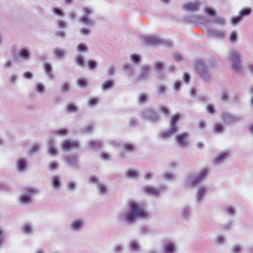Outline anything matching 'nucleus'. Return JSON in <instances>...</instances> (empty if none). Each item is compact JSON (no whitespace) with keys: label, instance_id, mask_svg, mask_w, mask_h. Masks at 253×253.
I'll use <instances>...</instances> for the list:
<instances>
[{"label":"nucleus","instance_id":"1","mask_svg":"<svg viewBox=\"0 0 253 253\" xmlns=\"http://www.w3.org/2000/svg\"><path fill=\"white\" fill-rule=\"evenodd\" d=\"M148 213L141 205L136 202H131L129 205L128 210L120 215L121 218L131 224L137 219L146 217Z\"/></svg>","mask_w":253,"mask_h":253},{"label":"nucleus","instance_id":"2","mask_svg":"<svg viewBox=\"0 0 253 253\" xmlns=\"http://www.w3.org/2000/svg\"><path fill=\"white\" fill-rule=\"evenodd\" d=\"M216 64V61L214 58L206 61L202 59H198L195 63V70L204 81L208 82L211 80V78L208 74L207 70H210L214 68Z\"/></svg>","mask_w":253,"mask_h":253},{"label":"nucleus","instance_id":"3","mask_svg":"<svg viewBox=\"0 0 253 253\" xmlns=\"http://www.w3.org/2000/svg\"><path fill=\"white\" fill-rule=\"evenodd\" d=\"M209 170L208 169H204L197 175L189 174L185 179V183L187 186L192 187L197 183L203 180L207 176Z\"/></svg>","mask_w":253,"mask_h":253},{"label":"nucleus","instance_id":"4","mask_svg":"<svg viewBox=\"0 0 253 253\" xmlns=\"http://www.w3.org/2000/svg\"><path fill=\"white\" fill-rule=\"evenodd\" d=\"M83 15L79 18V21L83 24L88 27H92L95 24V21L89 18V16L93 13V8L87 5L83 6L82 7Z\"/></svg>","mask_w":253,"mask_h":253},{"label":"nucleus","instance_id":"5","mask_svg":"<svg viewBox=\"0 0 253 253\" xmlns=\"http://www.w3.org/2000/svg\"><path fill=\"white\" fill-rule=\"evenodd\" d=\"M181 118L182 115L179 114H176L172 116L169 129L164 131L161 133V137L163 138H167L175 133L177 131V125Z\"/></svg>","mask_w":253,"mask_h":253},{"label":"nucleus","instance_id":"6","mask_svg":"<svg viewBox=\"0 0 253 253\" xmlns=\"http://www.w3.org/2000/svg\"><path fill=\"white\" fill-rule=\"evenodd\" d=\"M221 116L224 123L228 125H233L241 120V117L234 115L226 111L222 112Z\"/></svg>","mask_w":253,"mask_h":253},{"label":"nucleus","instance_id":"7","mask_svg":"<svg viewBox=\"0 0 253 253\" xmlns=\"http://www.w3.org/2000/svg\"><path fill=\"white\" fill-rule=\"evenodd\" d=\"M189 135L187 133L178 134L175 136V140L177 145L182 148H185L189 146Z\"/></svg>","mask_w":253,"mask_h":253},{"label":"nucleus","instance_id":"8","mask_svg":"<svg viewBox=\"0 0 253 253\" xmlns=\"http://www.w3.org/2000/svg\"><path fill=\"white\" fill-rule=\"evenodd\" d=\"M61 149L65 151H68L73 149L78 148L79 143L75 141L65 140L61 144Z\"/></svg>","mask_w":253,"mask_h":253},{"label":"nucleus","instance_id":"9","mask_svg":"<svg viewBox=\"0 0 253 253\" xmlns=\"http://www.w3.org/2000/svg\"><path fill=\"white\" fill-rule=\"evenodd\" d=\"M90 183L95 184L98 188V190L100 194L105 195L107 192L106 186L102 183H99L98 179L95 176H91L89 178Z\"/></svg>","mask_w":253,"mask_h":253},{"label":"nucleus","instance_id":"10","mask_svg":"<svg viewBox=\"0 0 253 253\" xmlns=\"http://www.w3.org/2000/svg\"><path fill=\"white\" fill-rule=\"evenodd\" d=\"M227 59L231 62V64L235 62H241L242 56L240 53L234 50H230L227 55Z\"/></svg>","mask_w":253,"mask_h":253},{"label":"nucleus","instance_id":"11","mask_svg":"<svg viewBox=\"0 0 253 253\" xmlns=\"http://www.w3.org/2000/svg\"><path fill=\"white\" fill-rule=\"evenodd\" d=\"M208 36L211 38L222 39L225 37V32L224 30L210 29L208 31Z\"/></svg>","mask_w":253,"mask_h":253},{"label":"nucleus","instance_id":"12","mask_svg":"<svg viewBox=\"0 0 253 253\" xmlns=\"http://www.w3.org/2000/svg\"><path fill=\"white\" fill-rule=\"evenodd\" d=\"M142 116L144 119L151 121H156L158 118L157 114L151 109L145 110Z\"/></svg>","mask_w":253,"mask_h":253},{"label":"nucleus","instance_id":"13","mask_svg":"<svg viewBox=\"0 0 253 253\" xmlns=\"http://www.w3.org/2000/svg\"><path fill=\"white\" fill-rule=\"evenodd\" d=\"M151 68L149 65H144L142 66L139 76L137 77L138 80H143L148 78Z\"/></svg>","mask_w":253,"mask_h":253},{"label":"nucleus","instance_id":"14","mask_svg":"<svg viewBox=\"0 0 253 253\" xmlns=\"http://www.w3.org/2000/svg\"><path fill=\"white\" fill-rule=\"evenodd\" d=\"M36 193V191L31 188L28 189L27 191L23 194L20 199V202L24 204H29L31 202V196Z\"/></svg>","mask_w":253,"mask_h":253},{"label":"nucleus","instance_id":"15","mask_svg":"<svg viewBox=\"0 0 253 253\" xmlns=\"http://www.w3.org/2000/svg\"><path fill=\"white\" fill-rule=\"evenodd\" d=\"M208 188L206 185L203 184L199 185L197 188L196 200L198 201L202 200L205 197Z\"/></svg>","mask_w":253,"mask_h":253},{"label":"nucleus","instance_id":"16","mask_svg":"<svg viewBox=\"0 0 253 253\" xmlns=\"http://www.w3.org/2000/svg\"><path fill=\"white\" fill-rule=\"evenodd\" d=\"M84 221L82 219L73 220L70 224L71 230L75 231L81 230L84 225Z\"/></svg>","mask_w":253,"mask_h":253},{"label":"nucleus","instance_id":"17","mask_svg":"<svg viewBox=\"0 0 253 253\" xmlns=\"http://www.w3.org/2000/svg\"><path fill=\"white\" fill-rule=\"evenodd\" d=\"M201 4L199 1H193L187 2L183 5V9L188 11H195L198 10Z\"/></svg>","mask_w":253,"mask_h":253},{"label":"nucleus","instance_id":"18","mask_svg":"<svg viewBox=\"0 0 253 253\" xmlns=\"http://www.w3.org/2000/svg\"><path fill=\"white\" fill-rule=\"evenodd\" d=\"M161 40L157 37L149 36L142 39V42L146 45H156L160 43Z\"/></svg>","mask_w":253,"mask_h":253},{"label":"nucleus","instance_id":"19","mask_svg":"<svg viewBox=\"0 0 253 253\" xmlns=\"http://www.w3.org/2000/svg\"><path fill=\"white\" fill-rule=\"evenodd\" d=\"M176 251V245L171 241L168 242L163 249V253H175Z\"/></svg>","mask_w":253,"mask_h":253},{"label":"nucleus","instance_id":"20","mask_svg":"<svg viewBox=\"0 0 253 253\" xmlns=\"http://www.w3.org/2000/svg\"><path fill=\"white\" fill-rule=\"evenodd\" d=\"M144 192L149 195L156 196L161 193V188H155L151 186H146L144 188Z\"/></svg>","mask_w":253,"mask_h":253},{"label":"nucleus","instance_id":"21","mask_svg":"<svg viewBox=\"0 0 253 253\" xmlns=\"http://www.w3.org/2000/svg\"><path fill=\"white\" fill-rule=\"evenodd\" d=\"M66 164L71 167H76L78 166V160L75 155L67 156L65 158Z\"/></svg>","mask_w":253,"mask_h":253},{"label":"nucleus","instance_id":"22","mask_svg":"<svg viewBox=\"0 0 253 253\" xmlns=\"http://www.w3.org/2000/svg\"><path fill=\"white\" fill-rule=\"evenodd\" d=\"M122 69L126 75L128 77L132 76L135 71L134 68L128 63H125L122 66Z\"/></svg>","mask_w":253,"mask_h":253},{"label":"nucleus","instance_id":"23","mask_svg":"<svg viewBox=\"0 0 253 253\" xmlns=\"http://www.w3.org/2000/svg\"><path fill=\"white\" fill-rule=\"evenodd\" d=\"M229 156V155L227 151L222 152L215 157L214 162L216 164H219L223 162Z\"/></svg>","mask_w":253,"mask_h":253},{"label":"nucleus","instance_id":"24","mask_svg":"<svg viewBox=\"0 0 253 253\" xmlns=\"http://www.w3.org/2000/svg\"><path fill=\"white\" fill-rule=\"evenodd\" d=\"M231 69L235 73L243 74L244 72V68L241 62H235L231 64Z\"/></svg>","mask_w":253,"mask_h":253},{"label":"nucleus","instance_id":"25","mask_svg":"<svg viewBox=\"0 0 253 253\" xmlns=\"http://www.w3.org/2000/svg\"><path fill=\"white\" fill-rule=\"evenodd\" d=\"M27 161L25 159H18L16 163V167L17 169L21 172L25 171L27 167Z\"/></svg>","mask_w":253,"mask_h":253},{"label":"nucleus","instance_id":"26","mask_svg":"<svg viewBox=\"0 0 253 253\" xmlns=\"http://www.w3.org/2000/svg\"><path fill=\"white\" fill-rule=\"evenodd\" d=\"M129 248L132 252H137L141 250V247L139 243L135 241L132 240L129 242Z\"/></svg>","mask_w":253,"mask_h":253},{"label":"nucleus","instance_id":"27","mask_svg":"<svg viewBox=\"0 0 253 253\" xmlns=\"http://www.w3.org/2000/svg\"><path fill=\"white\" fill-rule=\"evenodd\" d=\"M19 55L20 58L28 60L31 55V51L27 48H23L19 51Z\"/></svg>","mask_w":253,"mask_h":253},{"label":"nucleus","instance_id":"28","mask_svg":"<svg viewBox=\"0 0 253 253\" xmlns=\"http://www.w3.org/2000/svg\"><path fill=\"white\" fill-rule=\"evenodd\" d=\"M52 187L55 190H58L61 187V181L59 177L54 176L51 181Z\"/></svg>","mask_w":253,"mask_h":253},{"label":"nucleus","instance_id":"29","mask_svg":"<svg viewBox=\"0 0 253 253\" xmlns=\"http://www.w3.org/2000/svg\"><path fill=\"white\" fill-rule=\"evenodd\" d=\"M43 68L47 76L49 78H51L53 77V74L52 72V68L51 64L48 62L44 63L43 64Z\"/></svg>","mask_w":253,"mask_h":253},{"label":"nucleus","instance_id":"30","mask_svg":"<svg viewBox=\"0 0 253 253\" xmlns=\"http://www.w3.org/2000/svg\"><path fill=\"white\" fill-rule=\"evenodd\" d=\"M131 62L136 65H138L141 61V56L137 54H131L129 57Z\"/></svg>","mask_w":253,"mask_h":253},{"label":"nucleus","instance_id":"31","mask_svg":"<svg viewBox=\"0 0 253 253\" xmlns=\"http://www.w3.org/2000/svg\"><path fill=\"white\" fill-rule=\"evenodd\" d=\"M76 49L80 53H85L88 51L89 48L85 43H81L77 45Z\"/></svg>","mask_w":253,"mask_h":253},{"label":"nucleus","instance_id":"32","mask_svg":"<svg viewBox=\"0 0 253 253\" xmlns=\"http://www.w3.org/2000/svg\"><path fill=\"white\" fill-rule=\"evenodd\" d=\"M21 231L24 234H30L33 231V226L30 223H25L22 227Z\"/></svg>","mask_w":253,"mask_h":253},{"label":"nucleus","instance_id":"33","mask_svg":"<svg viewBox=\"0 0 253 253\" xmlns=\"http://www.w3.org/2000/svg\"><path fill=\"white\" fill-rule=\"evenodd\" d=\"M48 143H49L48 154L50 155H52V156L56 155L57 154V149L52 144V142L50 140H49Z\"/></svg>","mask_w":253,"mask_h":253},{"label":"nucleus","instance_id":"34","mask_svg":"<svg viewBox=\"0 0 253 253\" xmlns=\"http://www.w3.org/2000/svg\"><path fill=\"white\" fill-rule=\"evenodd\" d=\"M126 174L128 177L131 178H136L139 175L138 171L134 169H128Z\"/></svg>","mask_w":253,"mask_h":253},{"label":"nucleus","instance_id":"35","mask_svg":"<svg viewBox=\"0 0 253 253\" xmlns=\"http://www.w3.org/2000/svg\"><path fill=\"white\" fill-rule=\"evenodd\" d=\"M114 83L112 81L109 80L105 81L101 85L103 90H107L113 87Z\"/></svg>","mask_w":253,"mask_h":253},{"label":"nucleus","instance_id":"36","mask_svg":"<svg viewBox=\"0 0 253 253\" xmlns=\"http://www.w3.org/2000/svg\"><path fill=\"white\" fill-rule=\"evenodd\" d=\"M123 149L127 152H130L134 151L136 147L132 143H125L123 145Z\"/></svg>","mask_w":253,"mask_h":253},{"label":"nucleus","instance_id":"37","mask_svg":"<svg viewBox=\"0 0 253 253\" xmlns=\"http://www.w3.org/2000/svg\"><path fill=\"white\" fill-rule=\"evenodd\" d=\"M53 53L57 58H63L65 54V51L59 48H55L54 49Z\"/></svg>","mask_w":253,"mask_h":253},{"label":"nucleus","instance_id":"38","mask_svg":"<svg viewBox=\"0 0 253 253\" xmlns=\"http://www.w3.org/2000/svg\"><path fill=\"white\" fill-rule=\"evenodd\" d=\"M204 10L206 14L211 17L214 16L216 13L214 9L208 6H205L204 7Z\"/></svg>","mask_w":253,"mask_h":253},{"label":"nucleus","instance_id":"39","mask_svg":"<svg viewBox=\"0 0 253 253\" xmlns=\"http://www.w3.org/2000/svg\"><path fill=\"white\" fill-rule=\"evenodd\" d=\"M52 12L54 14L60 17H63L65 14L63 10L58 7H54L53 8Z\"/></svg>","mask_w":253,"mask_h":253},{"label":"nucleus","instance_id":"40","mask_svg":"<svg viewBox=\"0 0 253 253\" xmlns=\"http://www.w3.org/2000/svg\"><path fill=\"white\" fill-rule=\"evenodd\" d=\"M167 91V87L164 84H160L157 89V92L159 95H164Z\"/></svg>","mask_w":253,"mask_h":253},{"label":"nucleus","instance_id":"41","mask_svg":"<svg viewBox=\"0 0 253 253\" xmlns=\"http://www.w3.org/2000/svg\"><path fill=\"white\" fill-rule=\"evenodd\" d=\"M35 89L41 94L44 93L45 91V86L42 84L38 83L35 86Z\"/></svg>","mask_w":253,"mask_h":253},{"label":"nucleus","instance_id":"42","mask_svg":"<svg viewBox=\"0 0 253 253\" xmlns=\"http://www.w3.org/2000/svg\"><path fill=\"white\" fill-rule=\"evenodd\" d=\"M212 21L219 25H223L225 22L224 18L220 16L215 17L213 19Z\"/></svg>","mask_w":253,"mask_h":253},{"label":"nucleus","instance_id":"43","mask_svg":"<svg viewBox=\"0 0 253 253\" xmlns=\"http://www.w3.org/2000/svg\"><path fill=\"white\" fill-rule=\"evenodd\" d=\"M242 250V247L239 245H234L231 249V253H241Z\"/></svg>","mask_w":253,"mask_h":253},{"label":"nucleus","instance_id":"44","mask_svg":"<svg viewBox=\"0 0 253 253\" xmlns=\"http://www.w3.org/2000/svg\"><path fill=\"white\" fill-rule=\"evenodd\" d=\"M77 84L81 87H85L88 85L87 82L84 79L80 78L77 81Z\"/></svg>","mask_w":253,"mask_h":253},{"label":"nucleus","instance_id":"45","mask_svg":"<svg viewBox=\"0 0 253 253\" xmlns=\"http://www.w3.org/2000/svg\"><path fill=\"white\" fill-rule=\"evenodd\" d=\"M229 96V93L227 90L223 91L220 95V99L223 102L228 101Z\"/></svg>","mask_w":253,"mask_h":253},{"label":"nucleus","instance_id":"46","mask_svg":"<svg viewBox=\"0 0 253 253\" xmlns=\"http://www.w3.org/2000/svg\"><path fill=\"white\" fill-rule=\"evenodd\" d=\"M75 59H76V62L78 65H79L81 67L84 66V58L83 56H82L81 55H77Z\"/></svg>","mask_w":253,"mask_h":253},{"label":"nucleus","instance_id":"47","mask_svg":"<svg viewBox=\"0 0 253 253\" xmlns=\"http://www.w3.org/2000/svg\"><path fill=\"white\" fill-rule=\"evenodd\" d=\"M182 214L185 219H188L191 215L190 211L187 207H184L182 210Z\"/></svg>","mask_w":253,"mask_h":253},{"label":"nucleus","instance_id":"48","mask_svg":"<svg viewBox=\"0 0 253 253\" xmlns=\"http://www.w3.org/2000/svg\"><path fill=\"white\" fill-rule=\"evenodd\" d=\"M80 32L82 35L87 36L91 34V30L89 28H82L80 30Z\"/></svg>","mask_w":253,"mask_h":253},{"label":"nucleus","instance_id":"49","mask_svg":"<svg viewBox=\"0 0 253 253\" xmlns=\"http://www.w3.org/2000/svg\"><path fill=\"white\" fill-rule=\"evenodd\" d=\"M160 111L163 113L165 115H169V109L165 105H161L159 106Z\"/></svg>","mask_w":253,"mask_h":253},{"label":"nucleus","instance_id":"50","mask_svg":"<svg viewBox=\"0 0 253 253\" xmlns=\"http://www.w3.org/2000/svg\"><path fill=\"white\" fill-rule=\"evenodd\" d=\"M58 166L59 164L57 162L52 161L49 164L48 168L51 170H54L58 168Z\"/></svg>","mask_w":253,"mask_h":253},{"label":"nucleus","instance_id":"51","mask_svg":"<svg viewBox=\"0 0 253 253\" xmlns=\"http://www.w3.org/2000/svg\"><path fill=\"white\" fill-rule=\"evenodd\" d=\"M214 130L216 133H222L224 130V127L222 125L217 123L214 126Z\"/></svg>","mask_w":253,"mask_h":253},{"label":"nucleus","instance_id":"52","mask_svg":"<svg viewBox=\"0 0 253 253\" xmlns=\"http://www.w3.org/2000/svg\"><path fill=\"white\" fill-rule=\"evenodd\" d=\"M225 238L223 236L221 235L217 236L215 239V243L217 245H220L223 244Z\"/></svg>","mask_w":253,"mask_h":253},{"label":"nucleus","instance_id":"53","mask_svg":"<svg viewBox=\"0 0 253 253\" xmlns=\"http://www.w3.org/2000/svg\"><path fill=\"white\" fill-rule=\"evenodd\" d=\"M242 21V17L239 15L238 16L233 17L231 19V22L233 25L238 24Z\"/></svg>","mask_w":253,"mask_h":253},{"label":"nucleus","instance_id":"54","mask_svg":"<svg viewBox=\"0 0 253 253\" xmlns=\"http://www.w3.org/2000/svg\"><path fill=\"white\" fill-rule=\"evenodd\" d=\"M100 141L99 140H90L88 142L89 148L97 147L100 144Z\"/></svg>","mask_w":253,"mask_h":253},{"label":"nucleus","instance_id":"55","mask_svg":"<svg viewBox=\"0 0 253 253\" xmlns=\"http://www.w3.org/2000/svg\"><path fill=\"white\" fill-rule=\"evenodd\" d=\"M67 108L69 112H75L78 110L77 106L73 103L69 104L67 106Z\"/></svg>","mask_w":253,"mask_h":253},{"label":"nucleus","instance_id":"56","mask_svg":"<svg viewBox=\"0 0 253 253\" xmlns=\"http://www.w3.org/2000/svg\"><path fill=\"white\" fill-rule=\"evenodd\" d=\"M252 10L249 8H245L240 11L239 15L240 16H247L251 13Z\"/></svg>","mask_w":253,"mask_h":253},{"label":"nucleus","instance_id":"57","mask_svg":"<svg viewBox=\"0 0 253 253\" xmlns=\"http://www.w3.org/2000/svg\"><path fill=\"white\" fill-rule=\"evenodd\" d=\"M148 96L146 94L142 93L138 97V102L141 103H144L148 100Z\"/></svg>","mask_w":253,"mask_h":253},{"label":"nucleus","instance_id":"58","mask_svg":"<svg viewBox=\"0 0 253 253\" xmlns=\"http://www.w3.org/2000/svg\"><path fill=\"white\" fill-rule=\"evenodd\" d=\"M229 39L231 42H237L238 39V36L237 33L235 31H233L229 36Z\"/></svg>","mask_w":253,"mask_h":253},{"label":"nucleus","instance_id":"59","mask_svg":"<svg viewBox=\"0 0 253 253\" xmlns=\"http://www.w3.org/2000/svg\"><path fill=\"white\" fill-rule=\"evenodd\" d=\"M123 250V247L122 245L118 244L115 245L113 249L114 253H120Z\"/></svg>","mask_w":253,"mask_h":253},{"label":"nucleus","instance_id":"60","mask_svg":"<svg viewBox=\"0 0 253 253\" xmlns=\"http://www.w3.org/2000/svg\"><path fill=\"white\" fill-rule=\"evenodd\" d=\"M155 68L157 71H160L164 68V64L163 62L160 61L156 62L155 64Z\"/></svg>","mask_w":253,"mask_h":253},{"label":"nucleus","instance_id":"61","mask_svg":"<svg viewBox=\"0 0 253 253\" xmlns=\"http://www.w3.org/2000/svg\"><path fill=\"white\" fill-rule=\"evenodd\" d=\"M57 25L59 28H65L67 26L66 23L62 20H58L57 21Z\"/></svg>","mask_w":253,"mask_h":253},{"label":"nucleus","instance_id":"62","mask_svg":"<svg viewBox=\"0 0 253 253\" xmlns=\"http://www.w3.org/2000/svg\"><path fill=\"white\" fill-rule=\"evenodd\" d=\"M100 157L103 160H109L111 159V156L109 153L106 152L101 153Z\"/></svg>","mask_w":253,"mask_h":253},{"label":"nucleus","instance_id":"63","mask_svg":"<svg viewBox=\"0 0 253 253\" xmlns=\"http://www.w3.org/2000/svg\"><path fill=\"white\" fill-rule=\"evenodd\" d=\"M55 133L57 135L62 136L67 134L68 133V130L65 129H60L56 130Z\"/></svg>","mask_w":253,"mask_h":253},{"label":"nucleus","instance_id":"64","mask_svg":"<svg viewBox=\"0 0 253 253\" xmlns=\"http://www.w3.org/2000/svg\"><path fill=\"white\" fill-rule=\"evenodd\" d=\"M116 72V67L114 66H110L109 67L107 73L108 75H112L114 74Z\"/></svg>","mask_w":253,"mask_h":253}]
</instances>
